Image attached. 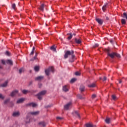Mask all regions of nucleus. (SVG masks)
I'll use <instances>...</instances> for the list:
<instances>
[{
	"mask_svg": "<svg viewBox=\"0 0 127 127\" xmlns=\"http://www.w3.org/2000/svg\"><path fill=\"white\" fill-rule=\"evenodd\" d=\"M70 55L71 56V57L69 59V62H74V61H75V55H74V51L73 50L67 51L65 52L64 55V59H67Z\"/></svg>",
	"mask_w": 127,
	"mask_h": 127,
	"instance_id": "nucleus-1",
	"label": "nucleus"
},
{
	"mask_svg": "<svg viewBox=\"0 0 127 127\" xmlns=\"http://www.w3.org/2000/svg\"><path fill=\"white\" fill-rule=\"evenodd\" d=\"M105 52H107V55H108V56L111 57V58H112V59H114V58H115V56L116 57H117V58H121V55H120L117 53L113 52L110 54L109 49H105Z\"/></svg>",
	"mask_w": 127,
	"mask_h": 127,
	"instance_id": "nucleus-2",
	"label": "nucleus"
},
{
	"mask_svg": "<svg viewBox=\"0 0 127 127\" xmlns=\"http://www.w3.org/2000/svg\"><path fill=\"white\" fill-rule=\"evenodd\" d=\"M46 94V91L45 90L42 91L40 93H39L37 95L38 100H42V97L44 96V95H45Z\"/></svg>",
	"mask_w": 127,
	"mask_h": 127,
	"instance_id": "nucleus-3",
	"label": "nucleus"
},
{
	"mask_svg": "<svg viewBox=\"0 0 127 127\" xmlns=\"http://www.w3.org/2000/svg\"><path fill=\"white\" fill-rule=\"evenodd\" d=\"M50 72H54V68L52 66L49 67L48 69L45 70V73L47 76L50 75Z\"/></svg>",
	"mask_w": 127,
	"mask_h": 127,
	"instance_id": "nucleus-4",
	"label": "nucleus"
},
{
	"mask_svg": "<svg viewBox=\"0 0 127 127\" xmlns=\"http://www.w3.org/2000/svg\"><path fill=\"white\" fill-rule=\"evenodd\" d=\"M39 111H35V112H31L29 113L30 115H31L32 116H38L39 115Z\"/></svg>",
	"mask_w": 127,
	"mask_h": 127,
	"instance_id": "nucleus-5",
	"label": "nucleus"
},
{
	"mask_svg": "<svg viewBox=\"0 0 127 127\" xmlns=\"http://www.w3.org/2000/svg\"><path fill=\"white\" fill-rule=\"evenodd\" d=\"M74 41L75 43H76L77 44H81L82 43V40L80 38L79 39L75 38Z\"/></svg>",
	"mask_w": 127,
	"mask_h": 127,
	"instance_id": "nucleus-6",
	"label": "nucleus"
},
{
	"mask_svg": "<svg viewBox=\"0 0 127 127\" xmlns=\"http://www.w3.org/2000/svg\"><path fill=\"white\" fill-rule=\"evenodd\" d=\"M44 79V76H39L35 78L36 81H41V80H43Z\"/></svg>",
	"mask_w": 127,
	"mask_h": 127,
	"instance_id": "nucleus-7",
	"label": "nucleus"
},
{
	"mask_svg": "<svg viewBox=\"0 0 127 127\" xmlns=\"http://www.w3.org/2000/svg\"><path fill=\"white\" fill-rule=\"evenodd\" d=\"M107 6H108V3H105L104 5L102 6V10L104 12H106Z\"/></svg>",
	"mask_w": 127,
	"mask_h": 127,
	"instance_id": "nucleus-8",
	"label": "nucleus"
},
{
	"mask_svg": "<svg viewBox=\"0 0 127 127\" xmlns=\"http://www.w3.org/2000/svg\"><path fill=\"white\" fill-rule=\"evenodd\" d=\"M18 93V90H15L11 93L10 96L11 97H14V96H15L16 94H17Z\"/></svg>",
	"mask_w": 127,
	"mask_h": 127,
	"instance_id": "nucleus-9",
	"label": "nucleus"
},
{
	"mask_svg": "<svg viewBox=\"0 0 127 127\" xmlns=\"http://www.w3.org/2000/svg\"><path fill=\"white\" fill-rule=\"evenodd\" d=\"M72 105V103L69 102L67 103L66 105H65L64 107L65 110H69V108H70V106Z\"/></svg>",
	"mask_w": 127,
	"mask_h": 127,
	"instance_id": "nucleus-10",
	"label": "nucleus"
},
{
	"mask_svg": "<svg viewBox=\"0 0 127 127\" xmlns=\"http://www.w3.org/2000/svg\"><path fill=\"white\" fill-rule=\"evenodd\" d=\"M27 106H29L30 107H32L33 108H35L37 106V104L36 103H28Z\"/></svg>",
	"mask_w": 127,
	"mask_h": 127,
	"instance_id": "nucleus-11",
	"label": "nucleus"
},
{
	"mask_svg": "<svg viewBox=\"0 0 127 127\" xmlns=\"http://www.w3.org/2000/svg\"><path fill=\"white\" fill-rule=\"evenodd\" d=\"M96 20L100 25H102V24H103V20H102L101 19L96 18Z\"/></svg>",
	"mask_w": 127,
	"mask_h": 127,
	"instance_id": "nucleus-12",
	"label": "nucleus"
},
{
	"mask_svg": "<svg viewBox=\"0 0 127 127\" xmlns=\"http://www.w3.org/2000/svg\"><path fill=\"white\" fill-rule=\"evenodd\" d=\"M6 63L8 64V65H13V62L11 60H7L6 61Z\"/></svg>",
	"mask_w": 127,
	"mask_h": 127,
	"instance_id": "nucleus-13",
	"label": "nucleus"
},
{
	"mask_svg": "<svg viewBox=\"0 0 127 127\" xmlns=\"http://www.w3.org/2000/svg\"><path fill=\"white\" fill-rule=\"evenodd\" d=\"M24 101V98H20L17 101L16 103L17 104H20L21 103H23Z\"/></svg>",
	"mask_w": 127,
	"mask_h": 127,
	"instance_id": "nucleus-14",
	"label": "nucleus"
},
{
	"mask_svg": "<svg viewBox=\"0 0 127 127\" xmlns=\"http://www.w3.org/2000/svg\"><path fill=\"white\" fill-rule=\"evenodd\" d=\"M79 91H80V92H84V91H85V86L83 85H80Z\"/></svg>",
	"mask_w": 127,
	"mask_h": 127,
	"instance_id": "nucleus-15",
	"label": "nucleus"
},
{
	"mask_svg": "<svg viewBox=\"0 0 127 127\" xmlns=\"http://www.w3.org/2000/svg\"><path fill=\"white\" fill-rule=\"evenodd\" d=\"M63 91H64V92H68V86L64 85V86H63Z\"/></svg>",
	"mask_w": 127,
	"mask_h": 127,
	"instance_id": "nucleus-16",
	"label": "nucleus"
},
{
	"mask_svg": "<svg viewBox=\"0 0 127 127\" xmlns=\"http://www.w3.org/2000/svg\"><path fill=\"white\" fill-rule=\"evenodd\" d=\"M105 122L106 124H111V119L109 117H107L105 120Z\"/></svg>",
	"mask_w": 127,
	"mask_h": 127,
	"instance_id": "nucleus-17",
	"label": "nucleus"
},
{
	"mask_svg": "<svg viewBox=\"0 0 127 127\" xmlns=\"http://www.w3.org/2000/svg\"><path fill=\"white\" fill-rule=\"evenodd\" d=\"M44 6H45V5L44 4H42L40 7H39V10H41L42 11H43V10H44Z\"/></svg>",
	"mask_w": 127,
	"mask_h": 127,
	"instance_id": "nucleus-18",
	"label": "nucleus"
},
{
	"mask_svg": "<svg viewBox=\"0 0 127 127\" xmlns=\"http://www.w3.org/2000/svg\"><path fill=\"white\" fill-rule=\"evenodd\" d=\"M67 35H69V36L67 37L68 40H71L72 37H73V34H72L71 33H69L67 34Z\"/></svg>",
	"mask_w": 127,
	"mask_h": 127,
	"instance_id": "nucleus-19",
	"label": "nucleus"
},
{
	"mask_svg": "<svg viewBox=\"0 0 127 127\" xmlns=\"http://www.w3.org/2000/svg\"><path fill=\"white\" fill-rule=\"evenodd\" d=\"M7 83H8V82H7V81H6L4 82V83L1 84L0 85V86L2 87H6L7 86Z\"/></svg>",
	"mask_w": 127,
	"mask_h": 127,
	"instance_id": "nucleus-20",
	"label": "nucleus"
},
{
	"mask_svg": "<svg viewBox=\"0 0 127 127\" xmlns=\"http://www.w3.org/2000/svg\"><path fill=\"white\" fill-rule=\"evenodd\" d=\"M73 114L74 116H76L78 117V118H80V114L78 111H74V112L73 113Z\"/></svg>",
	"mask_w": 127,
	"mask_h": 127,
	"instance_id": "nucleus-21",
	"label": "nucleus"
},
{
	"mask_svg": "<svg viewBox=\"0 0 127 127\" xmlns=\"http://www.w3.org/2000/svg\"><path fill=\"white\" fill-rule=\"evenodd\" d=\"M88 87H89V88H95L96 84L95 83H92L91 84L88 85Z\"/></svg>",
	"mask_w": 127,
	"mask_h": 127,
	"instance_id": "nucleus-22",
	"label": "nucleus"
},
{
	"mask_svg": "<svg viewBox=\"0 0 127 127\" xmlns=\"http://www.w3.org/2000/svg\"><path fill=\"white\" fill-rule=\"evenodd\" d=\"M12 116L13 117H18L19 116V112H14Z\"/></svg>",
	"mask_w": 127,
	"mask_h": 127,
	"instance_id": "nucleus-23",
	"label": "nucleus"
},
{
	"mask_svg": "<svg viewBox=\"0 0 127 127\" xmlns=\"http://www.w3.org/2000/svg\"><path fill=\"white\" fill-rule=\"evenodd\" d=\"M85 126H86V127H95V126L92 125V124H90V123L86 124L85 125Z\"/></svg>",
	"mask_w": 127,
	"mask_h": 127,
	"instance_id": "nucleus-24",
	"label": "nucleus"
},
{
	"mask_svg": "<svg viewBox=\"0 0 127 127\" xmlns=\"http://www.w3.org/2000/svg\"><path fill=\"white\" fill-rule=\"evenodd\" d=\"M22 93L24 95H26V94H27V93H30V91L29 90H22Z\"/></svg>",
	"mask_w": 127,
	"mask_h": 127,
	"instance_id": "nucleus-25",
	"label": "nucleus"
},
{
	"mask_svg": "<svg viewBox=\"0 0 127 127\" xmlns=\"http://www.w3.org/2000/svg\"><path fill=\"white\" fill-rule=\"evenodd\" d=\"M25 122L26 124H29L30 123V118L27 117Z\"/></svg>",
	"mask_w": 127,
	"mask_h": 127,
	"instance_id": "nucleus-26",
	"label": "nucleus"
},
{
	"mask_svg": "<svg viewBox=\"0 0 127 127\" xmlns=\"http://www.w3.org/2000/svg\"><path fill=\"white\" fill-rule=\"evenodd\" d=\"M39 125H40V126H42V127H45V126H46V124L44 122H40L39 123Z\"/></svg>",
	"mask_w": 127,
	"mask_h": 127,
	"instance_id": "nucleus-27",
	"label": "nucleus"
},
{
	"mask_svg": "<svg viewBox=\"0 0 127 127\" xmlns=\"http://www.w3.org/2000/svg\"><path fill=\"white\" fill-rule=\"evenodd\" d=\"M121 23H122V24L125 25V24H126L127 21H126V19H122L121 20Z\"/></svg>",
	"mask_w": 127,
	"mask_h": 127,
	"instance_id": "nucleus-28",
	"label": "nucleus"
},
{
	"mask_svg": "<svg viewBox=\"0 0 127 127\" xmlns=\"http://www.w3.org/2000/svg\"><path fill=\"white\" fill-rule=\"evenodd\" d=\"M22 72H24V68H21L19 69V74H21Z\"/></svg>",
	"mask_w": 127,
	"mask_h": 127,
	"instance_id": "nucleus-29",
	"label": "nucleus"
},
{
	"mask_svg": "<svg viewBox=\"0 0 127 127\" xmlns=\"http://www.w3.org/2000/svg\"><path fill=\"white\" fill-rule=\"evenodd\" d=\"M34 70L36 72H38V71H39V67L38 66H36L34 67Z\"/></svg>",
	"mask_w": 127,
	"mask_h": 127,
	"instance_id": "nucleus-30",
	"label": "nucleus"
},
{
	"mask_svg": "<svg viewBox=\"0 0 127 127\" xmlns=\"http://www.w3.org/2000/svg\"><path fill=\"white\" fill-rule=\"evenodd\" d=\"M77 98H78V99H80V100L84 99V98H83V97L82 96V95L81 94H78L77 95Z\"/></svg>",
	"mask_w": 127,
	"mask_h": 127,
	"instance_id": "nucleus-31",
	"label": "nucleus"
},
{
	"mask_svg": "<svg viewBox=\"0 0 127 127\" xmlns=\"http://www.w3.org/2000/svg\"><path fill=\"white\" fill-rule=\"evenodd\" d=\"M124 18H126L127 20V14L126 12L123 13V16Z\"/></svg>",
	"mask_w": 127,
	"mask_h": 127,
	"instance_id": "nucleus-32",
	"label": "nucleus"
},
{
	"mask_svg": "<svg viewBox=\"0 0 127 127\" xmlns=\"http://www.w3.org/2000/svg\"><path fill=\"white\" fill-rule=\"evenodd\" d=\"M51 50H53V51H56V48H55V46H53L51 47Z\"/></svg>",
	"mask_w": 127,
	"mask_h": 127,
	"instance_id": "nucleus-33",
	"label": "nucleus"
},
{
	"mask_svg": "<svg viewBox=\"0 0 127 127\" xmlns=\"http://www.w3.org/2000/svg\"><path fill=\"white\" fill-rule=\"evenodd\" d=\"M5 55H6L7 56H10V53L8 51H6L5 52Z\"/></svg>",
	"mask_w": 127,
	"mask_h": 127,
	"instance_id": "nucleus-34",
	"label": "nucleus"
},
{
	"mask_svg": "<svg viewBox=\"0 0 127 127\" xmlns=\"http://www.w3.org/2000/svg\"><path fill=\"white\" fill-rule=\"evenodd\" d=\"M77 79L76 78H72L70 80V83H74V82H76V80Z\"/></svg>",
	"mask_w": 127,
	"mask_h": 127,
	"instance_id": "nucleus-35",
	"label": "nucleus"
},
{
	"mask_svg": "<svg viewBox=\"0 0 127 127\" xmlns=\"http://www.w3.org/2000/svg\"><path fill=\"white\" fill-rule=\"evenodd\" d=\"M12 8H13V9H15V7H16L15 3H13L12 4Z\"/></svg>",
	"mask_w": 127,
	"mask_h": 127,
	"instance_id": "nucleus-36",
	"label": "nucleus"
},
{
	"mask_svg": "<svg viewBox=\"0 0 127 127\" xmlns=\"http://www.w3.org/2000/svg\"><path fill=\"white\" fill-rule=\"evenodd\" d=\"M112 98L114 101H116V100H117V97H116L115 95H112Z\"/></svg>",
	"mask_w": 127,
	"mask_h": 127,
	"instance_id": "nucleus-37",
	"label": "nucleus"
},
{
	"mask_svg": "<svg viewBox=\"0 0 127 127\" xmlns=\"http://www.w3.org/2000/svg\"><path fill=\"white\" fill-rule=\"evenodd\" d=\"M93 48H96V47H99V44H95V45L93 46Z\"/></svg>",
	"mask_w": 127,
	"mask_h": 127,
	"instance_id": "nucleus-38",
	"label": "nucleus"
},
{
	"mask_svg": "<svg viewBox=\"0 0 127 127\" xmlns=\"http://www.w3.org/2000/svg\"><path fill=\"white\" fill-rule=\"evenodd\" d=\"M75 75H76V76H80V72L76 71L75 72Z\"/></svg>",
	"mask_w": 127,
	"mask_h": 127,
	"instance_id": "nucleus-39",
	"label": "nucleus"
},
{
	"mask_svg": "<svg viewBox=\"0 0 127 127\" xmlns=\"http://www.w3.org/2000/svg\"><path fill=\"white\" fill-rule=\"evenodd\" d=\"M9 102V99H6V100L4 101V104H7V103H8Z\"/></svg>",
	"mask_w": 127,
	"mask_h": 127,
	"instance_id": "nucleus-40",
	"label": "nucleus"
},
{
	"mask_svg": "<svg viewBox=\"0 0 127 127\" xmlns=\"http://www.w3.org/2000/svg\"><path fill=\"white\" fill-rule=\"evenodd\" d=\"M36 59H37V58L34 57L32 59L30 60V61H34V60H36Z\"/></svg>",
	"mask_w": 127,
	"mask_h": 127,
	"instance_id": "nucleus-41",
	"label": "nucleus"
},
{
	"mask_svg": "<svg viewBox=\"0 0 127 127\" xmlns=\"http://www.w3.org/2000/svg\"><path fill=\"white\" fill-rule=\"evenodd\" d=\"M1 63L3 64V65H5V61H4V60H2Z\"/></svg>",
	"mask_w": 127,
	"mask_h": 127,
	"instance_id": "nucleus-42",
	"label": "nucleus"
},
{
	"mask_svg": "<svg viewBox=\"0 0 127 127\" xmlns=\"http://www.w3.org/2000/svg\"><path fill=\"white\" fill-rule=\"evenodd\" d=\"M97 97V96L96 95V94H93L92 95V99H95V98H96Z\"/></svg>",
	"mask_w": 127,
	"mask_h": 127,
	"instance_id": "nucleus-43",
	"label": "nucleus"
},
{
	"mask_svg": "<svg viewBox=\"0 0 127 127\" xmlns=\"http://www.w3.org/2000/svg\"><path fill=\"white\" fill-rule=\"evenodd\" d=\"M0 99H2V100H3V99H4V97L2 96V94H0Z\"/></svg>",
	"mask_w": 127,
	"mask_h": 127,
	"instance_id": "nucleus-44",
	"label": "nucleus"
},
{
	"mask_svg": "<svg viewBox=\"0 0 127 127\" xmlns=\"http://www.w3.org/2000/svg\"><path fill=\"white\" fill-rule=\"evenodd\" d=\"M106 80H107V77L104 76L103 78V81H106Z\"/></svg>",
	"mask_w": 127,
	"mask_h": 127,
	"instance_id": "nucleus-45",
	"label": "nucleus"
},
{
	"mask_svg": "<svg viewBox=\"0 0 127 127\" xmlns=\"http://www.w3.org/2000/svg\"><path fill=\"white\" fill-rule=\"evenodd\" d=\"M33 54H34V51H32L30 53V55H33Z\"/></svg>",
	"mask_w": 127,
	"mask_h": 127,
	"instance_id": "nucleus-46",
	"label": "nucleus"
},
{
	"mask_svg": "<svg viewBox=\"0 0 127 127\" xmlns=\"http://www.w3.org/2000/svg\"><path fill=\"white\" fill-rule=\"evenodd\" d=\"M38 55V54L37 53H35V58H37V55Z\"/></svg>",
	"mask_w": 127,
	"mask_h": 127,
	"instance_id": "nucleus-47",
	"label": "nucleus"
},
{
	"mask_svg": "<svg viewBox=\"0 0 127 127\" xmlns=\"http://www.w3.org/2000/svg\"><path fill=\"white\" fill-rule=\"evenodd\" d=\"M57 120H62V118L59 117H57Z\"/></svg>",
	"mask_w": 127,
	"mask_h": 127,
	"instance_id": "nucleus-48",
	"label": "nucleus"
},
{
	"mask_svg": "<svg viewBox=\"0 0 127 127\" xmlns=\"http://www.w3.org/2000/svg\"><path fill=\"white\" fill-rule=\"evenodd\" d=\"M110 43H112V44H113V43H114V40H110Z\"/></svg>",
	"mask_w": 127,
	"mask_h": 127,
	"instance_id": "nucleus-49",
	"label": "nucleus"
},
{
	"mask_svg": "<svg viewBox=\"0 0 127 127\" xmlns=\"http://www.w3.org/2000/svg\"><path fill=\"white\" fill-rule=\"evenodd\" d=\"M35 50V47H33L32 51H34Z\"/></svg>",
	"mask_w": 127,
	"mask_h": 127,
	"instance_id": "nucleus-50",
	"label": "nucleus"
},
{
	"mask_svg": "<svg viewBox=\"0 0 127 127\" xmlns=\"http://www.w3.org/2000/svg\"><path fill=\"white\" fill-rule=\"evenodd\" d=\"M122 82L123 81H122V80H119V84H122Z\"/></svg>",
	"mask_w": 127,
	"mask_h": 127,
	"instance_id": "nucleus-51",
	"label": "nucleus"
},
{
	"mask_svg": "<svg viewBox=\"0 0 127 127\" xmlns=\"http://www.w3.org/2000/svg\"><path fill=\"white\" fill-rule=\"evenodd\" d=\"M106 20H109V19H110V18H108V17H106Z\"/></svg>",
	"mask_w": 127,
	"mask_h": 127,
	"instance_id": "nucleus-52",
	"label": "nucleus"
},
{
	"mask_svg": "<svg viewBox=\"0 0 127 127\" xmlns=\"http://www.w3.org/2000/svg\"><path fill=\"white\" fill-rule=\"evenodd\" d=\"M39 88H41V86H42V84H39Z\"/></svg>",
	"mask_w": 127,
	"mask_h": 127,
	"instance_id": "nucleus-53",
	"label": "nucleus"
},
{
	"mask_svg": "<svg viewBox=\"0 0 127 127\" xmlns=\"http://www.w3.org/2000/svg\"><path fill=\"white\" fill-rule=\"evenodd\" d=\"M52 105H48L47 106V108H50V107H51Z\"/></svg>",
	"mask_w": 127,
	"mask_h": 127,
	"instance_id": "nucleus-54",
	"label": "nucleus"
},
{
	"mask_svg": "<svg viewBox=\"0 0 127 127\" xmlns=\"http://www.w3.org/2000/svg\"><path fill=\"white\" fill-rule=\"evenodd\" d=\"M0 69H2V66L1 65H0Z\"/></svg>",
	"mask_w": 127,
	"mask_h": 127,
	"instance_id": "nucleus-55",
	"label": "nucleus"
},
{
	"mask_svg": "<svg viewBox=\"0 0 127 127\" xmlns=\"http://www.w3.org/2000/svg\"><path fill=\"white\" fill-rule=\"evenodd\" d=\"M31 84H32V81L30 82V85H31Z\"/></svg>",
	"mask_w": 127,
	"mask_h": 127,
	"instance_id": "nucleus-56",
	"label": "nucleus"
},
{
	"mask_svg": "<svg viewBox=\"0 0 127 127\" xmlns=\"http://www.w3.org/2000/svg\"><path fill=\"white\" fill-rule=\"evenodd\" d=\"M102 77H100V80H102Z\"/></svg>",
	"mask_w": 127,
	"mask_h": 127,
	"instance_id": "nucleus-57",
	"label": "nucleus"
},
{
	"mask_svg": "<svg viewBox=\"0 0 127 127\" xmlns=\"http://www.w3.org/2000/svg\"><path fill=\"white\" fill-rule=\"evenodd\" d=\"M73 35H74V36H76V34H73Z\"/></svg>",
	"mask_w": 127,
	"mask_h": 127,
	"instance_id": "nucleus-58",
	"label": "nucleus"
}]
</instances>
